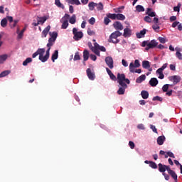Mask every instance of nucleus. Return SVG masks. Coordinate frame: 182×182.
I'll return each mask as SVG.
<instances>
[{"label": "nucleus", "mask_w": 182, "mask_h": 182, "mask_svg": "<svg viewBox=\"0 0 182 182\" xmlns=\"http://www.w3.org/2000/svg\"><path fill=\"white\" fill-rule=\"evenodd\" d=\"M55 41H56V39L50 38L48 39V43L47 44V47L48 48L46 50V52L45 48H38L37 50V51L35 52L32 55V58H36V56H38V55H39L38 59H39V60H41V62L45 63L46 61H48V59H49V56L50 55V46H53V43H55ZM45 52H46V55H45Z\"/></svg>", "instance_id": "obj_1"}, {"label": "nucleus", "mask_w": 182, "mask_h": 182, "mask_svg": "<svg viewBox=\"0 0 182 182\" xmlns=\"http://www.w3.org/2000/svg\"><path fill=\"white\" fill-rule=\"evenodd\" d=\"M117 82L121 86L117 91L118 95H124V92H126V89H127V85H130V80L126 78V75L124 74L118 73Z\"/></svg>", "instance_id": "obj_2"}, {"label": "nucleus", "mask_w": 182, "mask_h": 182, "mask_svg": "<svg viewBox=\"0 0 182 182\" xmlns=\"http://www.w3.org/2000/svg\"><path fill=\"white\" fill-rule=\"evenodd\" d=\"M141 66L140 65V60H135L134 63L133 62L130 63L129 64V72L131 73H141V69H136V68H139Z\"/></svg>", "instance_id": "obj_3"}, {"label": "nucleus", "mask_w": 182, "mask_h": 182, "mask_svg": "<svg viewBox=\"0 0 182 182\" xmlns=\"http://www.w3.org/2000/svg\"><path fill=\"white\" fill-rule=\"evenodd\" d=\"M159 45V43L156 40H152L151 41H143L141 46L145 48V50H149V49H153Z\"/></svg>", "instance_id": "obj_4"}, {"label": "nucleus", "mask_w": 182, "mask_h": 182, "mask_svg": "<svg viewBox=\"0 0 182 182\" xmlns=\"http://www.w3.org/2000/svg\"><path fill=\"white\" fill-rule=\"evenodd\" d=\"M119 36H122V33L120 31H117L112 33L109 36V42H112V43H119L120 42V40L117 39Z\"/></svg>", "instance_id": "obj_5"}, {"label": "nucleus", "mask_w": 182, "mask_h": 182, "mask_svg": "<svg viewBox=\"0 0 182 182\" xmlns=\"http://www.w3.org/2000/svg\"><path fill=\"white\" fill-rule=\"evenodd\" d=\"M73 35L74 41H80L83 38V32L77 31V28H73Z\"/></svg>", "instance_id": "obj_6"}, {"label": "nucleus", "mask_w": 182, "mask_h": 182, "mask_svg": "<svg viewBox=\"0 0 182 182\" xmlns=\"http://www.w3.org/2000/svg\"><path fill=\"white\" fill-rule=\"evenodd\" d=\"M69 14H65V16L61 18L60 22L63 23L61 26V29H67L69 26Z\"/></svg>", "instance_id": "obj_7"}, {"label": "nucleus", "mask_w": 182, "mask_h": 182, "mask_svg": "<svg viewBox=\"0 0 182 182\" xmlns=\"http://www.w3.org/2000/svg\"><path fill=\"white\" fill-rule=\"evenodd\" d=\"M37 23L33 22V26H38V25H43V23H45V22H46V21L48 20V18L46 16H43V17H37Z\"/></svg>", "instance_id": "obj_8"}, {"label": "nucleus", "mask_w": 182, "mask_h": 182, "mask_svg": "<svg viewBox=\"0 0 182 182\" xmlns=\"http://www.w3.org/2000/svg\"><path fill=\"white\" fill-rule=\"evenodd\" d=\"M168 80H171V82H173V85H177V83H179L181 80V77L180 75H173L168 77Z\"/></svg>", "instance_id": "obj_9"}, {"label": "nucleus", "mask_w": 182, "mask_h": 182, "mask_svg": "<svg viewBox=\"0 0 182 182\" xmlns=\"http://www.w3.org/2000/svg\"><path fill=\"white\" fill-rule=\"evenodd\" d=\"M105 63L107 65L108 68L109 69H113L114 65H113V58L110 56L106 57L105 58Z\"/></svg>", "instance_id": "obj_10"}, {"label": "nucleus", "mask_w": 182, "mask_h": 182, "mask_svg": "<svg viewBox=\"0 0 182 182\" xmlns=\"http://www.w3.org/2000/svg\"><path fill=\"white\" fill-rule=\"evenodd\" d=\"M158 167L160 173H163L166 172V170L168 171V169H170V166L164 165L162 164H159Z\"/></svg>", "instance_id": "obj_11"}, {"label": "nucleus", "mask_w": 182, "mask_h": 182, "mask_svg": "<svg viewBox=\"0 0 182 182\" xmlns=\"http://www.w3.org/2000/svg\"><path fill=\"white\" fill-rule=\"evenodd\" d=\"M113 26L116 31H123V24H122L120 21H115L113 23Z\"/></svg>", "instance_id": "obj_12"}, {"label": "nucleus", "mask_w": 182, "mask_h": 182, "mask_svg": "<svg viewBox=\"0 0 182 182\" xmlns=\"http://www.w3.org/2000/svg\"><path fill=\"white\" fill-rule=\"evenodd\" d=\"M88 47L90 48V49H91V50L95 53V55H97V56H100V52L99 50H97L96 49V46L93 45H92V43H88Z\"/></svg>", "instance_id": "obj_13"}, {"label": "nucleus", "mask_w": 182, "mask_h": 182, "mask_svg": "<svg viewBox=\"0 0 182 182\" xmlns=\"http://www.w3.org/2000/svg\"><path fill=\"white\" fill-rule=\"evenodd\" d=\"M124 38H130L132 36V29L129 28H125L124 29V33H123Z\"/></svg>", "instance_id": "obj_14"}, {"label": "nucleus", "mask_w": 182, "mask_h": 182, "mask_svg": "<svg viewBox=\"0 0 182 182\" xmlns=\"http://www.w3.org/2000/svg\"><path fill=\"white\" fill-rule=\"evenodd\" d=\"M87 75L90 80H95V73L92 72V70L90 68H88L87 70Z\"/></svg>", "instance_id": "obj_15"}, {"label": "nucleus", "mask_w": 182, "mask_h": 182, "mask_svg": "<svg viewBox=\"0 0 182 182\" xmlns=\"http://www.w3.org/2000/svg\"><path fill=\"white\" fill-rule=\"evenodd\" d=\"M164 141H166V136H164V135L160 136L157 138V144H159V146H163V144H164Z\"/></svg>", "instance_id": "obj_16"}, {"label": "nucleus", "mask_w": 182, "mask_h": 182, "mask_svg": "<svg viewBox=\"0 0 182 182\" xmlns=\"http://www.w3.org/2000/svg\"><path fill=\"white\" fill-rule=\"evenodd\" d=\"M146 32H147V30L146 28H144L139 33H136V38H138V39H141V38H144V35H146Z\"/></svg>", "instance_id": "obj_17"}, {"label": "nucleus", "mask_w": 182, "mask_h": 182, "mask_svg": "<svg viewBox=\"0 0 182 182\" xmlns=\"http://www.w3.org/2000/svg\"><path fill=\"white\" fill-rule=\"evenodd\" d=\"M106 71L112 80H114V81L117 80V78L116 77L114 74H113V73H112V70H110L109 68H106Z\"/></svg>", "instance_id": "obj_18"}, {"label": "nucleus", "mask_w": 182, "mask_h": 182, "mask_svg": "<svg viewBox=\"0 0 182 182\" xmlns=\"http://www.w3.org/2000/svg\"><path fill=\"white\" fill-rule=\"evenodd\" d=\"M9 58L8 54H2L0 55V65L5 63L6 60Z\"/></svg>", "instance_id": "obj_19"}, {"label": "nucleus", "mask_w": 182, "mask_h": 182, "mask_svg": "<svg viewBox=\"0 0 182 182\" xmlns=\"http://www.w3.org/2000/svg\"><path fill=\"white\" fill-rule=\"evenodd\" d=\"M146 15L151 18H154L156 16V12L153 11V9L148 8L146 11Z\"/></svg>", "instance_id": "obj_20"}, {"label": "nucleus", "mask_w": 182, "mask_h": 182, "mask_svg": "<svg viewBox=\"0 0 182 182\" xmlns=\"http://www.w3.org/2000/svg\"><path fill=\"white\" fill-rule=\"evenodd\" d=\"M50 31V26H48L42 32L41 38H46Z\"/></svg>", "instance_id": "obj_21"}, {"label": "nucleus", "mask_w": 182, "mask_h": 182, "mask_svg": "<svg viewBox=\"0 0 182 182\" xmlns=\"http://www.w3.org/2000/svg\"><path fill=\"white\" fill-rule=\"evenodd\" d=\"M168 174H170V176H171L173 180H175V182H177V174L176 173V172H174V171L171 170V168H169V169H168Z\"/></svg>", "instance_id": "obj_22"}, {"label": "nucleus", "mask_w": 182, "mask_h": 182, "mask_svg": "<svg viewBox=\"0 0 182 182\" xmlns=\"http://www.w3.org/2000/svg\"><path fill=\"white\" fill-rule=\"evenodd\" d=\"M149 85H151L152 87H154L156 85H159V80L157 78L153 77L149 80Z\"/></svg>", "instance_id": "obj_23"}, {"label": "nucleus", "mask_w": 182, "mask_h": 182, "mask_svg": "<svg viewBox=\"0 0 182 182\" xmlns=\"http://www.w3.org/2000/svg\"><path fill=\"white\" fill-rule=\"evenodd\" d=\"M94 46H95V49H97V50H101V52H106V48L100 46L99 44H97V43H94Z\"/></svg>", "instance_id": "obj_24"}, {"label": "nucleus", "mask_w": 182, "mask_h": 182, "mask_svg": "<svg viewBox=\"0 0 182 182\" xmlns=\"http://www.w3.org/2000/svg\"><path fill=\"white\" fill-rule=\"evenodd\" d=\"M176 56L179 60H182V53H180V48H176Z\"/></svg>", "instance_id": "obj_25"}, {"label": "nucleus", "mask_w": 182, "mask_h": 182, "mask_svg": "<svg viewBox=\"0 0 182 182\" xmlns=\"http://www.w3.org/2000/svg\"><path fill=\"white\" fill-rule=\"evenodd\" d=\"M146 80V75H141L139 77L136 78V83H141V82H144Z\"/></svg>", "instance_id": "obj_26"}, {"label": "nucleus", "mask_w": 182, "mask_h": 182, "mask_svg": "<svg viewBox=\"0 0 182 182\" xmlns=\"http://www.w3.org/2000/svg\"><path fill=\"white\" fill-rule=\"evenodd\" d=\"M156 73L158 75L159 79H164V74H163V70L158 69L156 71Z\"/></svg>", "instance_id": "obj_27"}, {"label": "nucleus", "mask_w": 182, "mask_h": 182, "mask_svg": "<svg viewBox=\"0 0 182 182\" xmlns=\"http://www.w3.org/2000/svg\"><path fill=\"white\" fill-rule=\"evenodd\" d=\"M142 68H144V69H150V62L148 60H144L142 62Z\"/></svg>", "instance_id": "obj_28"}, {"label": "nucleus", "mask_w": 182, "mask_h": 182, "mask_svg": "<svg viewBox=\"0 0 182 182\" xmlns=\"http://www.w3.org/2000/svg\"><path fill=\"white\" fill-rule=\"evenodd\" d=\"M66 2L71 5H80V1L79 0H66Z\"/></svg>", "instance_id": "obj_29"}, {"label": "nucleus", "mask_w": 182, "mask_h": 182, "mask_svg": "<svg viewBox=\"0 0 182 182\" xmlns=\"http://www.w3.org/2000/svg\"><path fill=\"white\" fill-rule=\"evenodd\" d=\"M97 5V3H95L93 1L92 2H90L88 4V7H89V9L90 11H94L95 10V8H96V6Z\"/></svg>", "instance_id": "obj_30"}, {"label": "nucleus", "mask_w": 182, "mask_h": 182, "mask_svg": "<svg viewBox=\"0 0 182 182\" xmlns=\"http://www.w3.org/2000/svg\"><path fill=\"white\" fill-rule=\"evenodd\" d=\"M58 53H59V52L58 51V50H55L54 51V53H53L52 57H51V60L53 62H55V60H56V59H58Z\"/></svg>", "instance_id": "obj_31"}, {"label": "nucleus", "mask_w": 182, "mask_h": 182, "mask_svg": "<svg viewBox=\"0 0 182 182\" xmlns=\"http://www.w3.org/2000/svg\"><path fill=\"white\" fill-rule=\"evenodd\" d=\"M142 99H149V92L143 90L141 92Z\"/></svg>", "instance_id": "obj_32"}, {"label": "nucleus", "mask_w": 182, "mask_h": 182, "mask_svg": "<svg viewBox=\"0 0 182 182\" xmlns=\"http://www.w3.org/2000/svg\"><path fill=\"white\" fill-rule=\"evenodd\" d=\"M55 5L58 8H62V9H65V6L60 3V0H55Z\"/></svg>", "instance_id": "obj_33"}, {"label": "nucleus", "mask_w": 182, "mask_h": 182, "mask_svg": "<svg viewBox=\"0 0 182 182\" xmlns=\"http://www.w3.org/2000/svg\"><path fill=\"white\" fill-rule=\"evenodd\" d=\"M83 58H84V61L86 62L87 59H89V51L87 50H85L83 52Z\"/></svg>", "instance_id": "obj_34"}, {"label": "nucleus", "mask_w": 182, "mask_h": 182, "mask_svg": "<svg viewBox=\"0 0 182 182\" xmlns=\"http://www.w3.org/2000/svg\"><path fill=\"white\" fill-rule=\"evenodd\" d=\"M136 12H144V7L141 5H137L136 6Z\"/></svg>", "instance_id": "obj_35"}, {"label": "nucleus", "mask_w": 182, "mask_h": 182, "mask_svg": "<svg viewBox=\"0 0 182 182\" xmlns=\"http://www.w3.org/2000/svg\"><path fill=\"white\" fill-rule=\"evenodd\" d=\"M117 19H118V21H124L126 16L122 14H117Z\"/></svg>", "instance_id": "obj_36"}, {"label": "nucleus", "mask_w": 182, "mask_h": 182, "mask_svg": "<svg viewBox=\"0 0 182 182\" xmlns=\"http://www.w3.org/2000/svg\"><path fill=\"white\" fill-rule=\"evenodd\" d=\"M70 23L72 25H74V23H76V16L73 14L71 18L69 20Z\"/></svg>", "instance_id": "obj_37"}, {"label": "nucleus", "mask_w": 182, "mask_h": 182, "mask_svg": "<svg viewBox=\"0 0 182 182\" xmlns=\"http://www.w3.org/2000/svg\"><path fill=\"white\" fill-rule=\"evenodd\" d=\"M32 62V58H26L23 62V66H28V63H31Z\"/></svg>", "instance_id": "obj_38"}, {"label": "nucleus", "mask_w": 182, "mask_h": 182, "mask_svg": "<svg viewBox=\"0 0 182 182\" xmlns=\"http://www.w3.org/2000/svg\"><path fill=\"white\" fill-rule=\"evenodd\" d=\"M11 73V71L9 70H5L3 71L1 73H0V77H5V76H8Z\"/></svg>", "instance_id": "obj_39"}, {"label": "nucleus", "mask_w": 182, "mask_h": 182, "mask_svg": "<svg viewBox=\"0 0 182 182\" xmlns=\"http://www.w3.org/2000/svg\"><path fill=\"white\" fill-rule=\"evenodd\" d=\"M49 35L53 39H56V38H58V33L56 31L50 32Z\"/></svg>", "instance_id": "obj_40"}, {"label": "nucleus", "mask_w": 182, "mask_h": 182, "mask_svg": "<svg viewBox=\"0 0 182 182\" xmlns=\"http://www.w3.org/2000/svg\"><path fill=\"white\" fill-rule=\"evenodd\" d=\"M7 23H8V21L6 20V18H3L1 21V25L2 28H5Z\"/></svg>", "instance_id": "obj_41"}, {"label": "nucleus", "mask_w": 182, "mask_h": 182, "mask_svg": "<svg viewBox=\"0 0 182 182\" xmlns=\"http://www.w3.org/2000/svg\"><path fill=\"white\" fill-rule=\"evenodd\" d=\"M152 29H154L155 32H160V26L158 24L153 25Z\"/></svg>", "instance_id": "obj_42"}, {"label": "nucleus", "mask_w": 182, "mask_h": 182, "mask_svg": "<svg viewBox=\"0 0 182 182\" xmlns=\"http://www.w3.org/2000/svg\"><path fill=\"white\" fill-rule=\"evenodd\" d=\"M144 20L145 21V22H147L148 23H150L152 22V19H151V17L150 16H146L144 18Z\"/></svg>", "instance_id": "obj_43"}, {"label": "nucleus", "mask_w": 182, "mask_h": 182, "mask_svg": "<svg viewBox=\"0 0 182 182\" xmlns=\"http://www.w3.org/2000/svg\"><path fill=\"white\" fill-rule=\"evenodd\" d=\"M96 7L97 11H103V4H102L101 2L97 4Z\"/></svg>", "instance_id": "obj_44"}, {"label": "nucleus", "mask_w": 182, "mask_h": 182, "mask_svg": "<svg viewBox=\"0 0 182 182\" xmlns=\"http://www.w3.org/2000/svg\"><path fill=\"white\" fill-rule=\"evenodd\" d=\"M180 8H181V3H178L177 6L173 8L174 12H180Z\"/></svg>", "instance_id": "obj_45"}, {"label": "nucleus", "mask_w": 182, "mask_h": 182, "mask_svg": "<svg viewBox=\"0 0 182 182\" xmlns=\"http://www.w3.org/2000/svg\"><path fill=\"white\" fill-rule=\"evenodd\" d=\"M152 100L154 102L156 100H158V102H163V98L161 97H159V96H156V97H154Z\"/></svg>", "instance_id": "obj_46"}, {"label": "nucleus", "mask_w": 182, "mask_h": 182, "mask_svg": "<svg viewBox=\"0 0 182 182\" xmlns=\"http://www.w3.org/2000/svg\"><path fill=\"white\" fill-rule=\"evenodd\" d=\"M136 127L139 129V130H146V127L143 124H139Z\"/></svg>", "instance_id": "obj_47"}, {"label": "nucleus", "mask_w": 182, "mask_h": 182, "mask_svg": "<svg viewBox=\"0 0 182 182\" xmlns=\"http://www.w3.org/2000/svg\"><path fill=\"white\" fill-rule=\"evenodd\" d=\"M17 33H18V39H22L23 36V33L21 31L19 32V28L17 29Z\"/></svg>", "instance_id": "obj_48"}, {"label": "nucleus", "mask_w": 182, "mask_h": 182, "mask_svg": "<svg viewBox=\"0 0 182 182\" xmlns=\"http://www.w3.org/2000/svg\"><path fill=\"white\" fill-rule=\"evenodd\" d=\"M117 14H109L108 18L110 19H117Z\"/></svg>", "instance_id": "obj_49"}, {"label": "nucleus", "mask_w": 182, "mask_h": 182, "mask_svg": "<svg viewBox=\"0 0 182 182\" xmlns=\"http://www.w3.org/2000/svg\"><path fill=\"white\" fill-rule=\"evenodd\" d=\"M89 23L90 25H95V23H96V19L95 18V17H92L90 20H89Z\"/></svg>", "instance_id": "obj_50"}, {"label": "nucleus", "mask_w": 182, "mask_h": 182, "mask_svg": "<svg viewBox=\"0 0 182 182\" xmlns=\"http://www.w3.org/2000/svg\"><path fill=\"white\" fill-rule=\"evenodd\" d=\"M168 86H170V85L168 84H166L162 87V90L163 92H167L168 90Z\"/></svg>", "instance_id": "obj_51"}, {"label": "nucleus", "mask_w": 182, "mask_h": 182, "mask_svg": "<svg viewBox=\"0 0 182 182\" xmlns=\"http://www.w3.org/2000/svg\"><path fill=\"white\" fill-rule=\"evenodd\" d=\"M111 21H110V18H109V17H105L104 18V23L105 25H109V23H110Z\"/></svg>", "instance_id": "obj_52"}, {"label": "nucleus", "mask_w": 182, "mask_h": 182, "mask_svg": "<svg viewBox=\"0 0 182 182\" xmlns=\"http://www.w3.org/2000/svg\"><path fill=\"white\" fill-rule=\"evenodd\" d=\"M149 166H151V168H157V164L155 162H153V161L150 162Z\"/></svg>", "instance_id": "obj_53"}, {"label": "nucleus", "mask_w": 182, "mask_h": 182, "mask_svg": "<svg viewBox=\"0 0 182 182\" xmlns=\"http://www.w3.org/2000/svg\"><path fill=\"white\" fill-rule=\"evenodd\" d=\"M18 22H19V20H14V23H11L10 26L11 28H15V26H16V23H18Z\"/></svg>", "instance_id": "obj_54"}, {"label": "nucleus", "mask_w": 182, "mask_h": 182, "mask_svg": "<svg viewBox=\"0 0 182 182\" xmlns=\"http://www.w3.org/2000/svg\"><path fill=\"white\" fill-rule=\"evenodd\" d=\"M122 65L124 67V68H127L129 66V63H127V61L124 59H122Z\"/></svg>", "instance_id": "obj_55"}, {"label": "nucleus", "mask_w": 182, "mask_h": 182, "mask_svg": "<svg viewBox=\"0 0 182 182\" xmlns=\"http://www.w3.org/2000/svg\"><path fill=\"white\" fill-rule=\"evenodd\" d=\"M95 32L91 30L90 28H88L87 29V34L90 36H93V35H95Z\"/></svg>", "instance_id": "obj_56"}, {"label": "nucleus", "mask_w": 182, "mask_h": 182, "mask_svg": "<svg viewBox=\"0 0 182 182\" xmlns=\"http://www.w3.org/2000/svg\"><path fill=\"white\" fill-rule=\"evenodd\" d=\"M74 60H80V55H79V53H76L75 54Z\"/></svg>", "instance_id": "obj_57"}, {"label": "nucleus", "mask_w": 182, "mask_h": 182, "mask_svg": "<svg viewBox=\"0 0 182 182\" xmlns=\"http://www.w3.org/2000/svg\"><path fill=\"white\" fill-rule=\"evenodd\" d=\"M150 129L154 132V133H157V129L156 128V126L151 124Z\"/></svg>", "instance_id": "obj_58"}, {"label": "nucleus", "mask_w": 182, "mask_h": 182, "mask_svg": "<svg viewBox=\"0 0 182 182\" xmlns=\"http://www.w3.org/2000/svg\"><path fill=\"white\" fill-rule=\"evenodd\" d=\"M167 154L168 157H171L172 159H176V156H174V154L171 151H168Z\"/></svg>", "instance_id": "obj_59"}, {"label": "nucleus", "mask_w": 182, "mask_h": 182, "mask_svg": "<svg viewBox=\"0 0 182 182\" xmlns=\"http://www.w3.org/2000/svg\"><path fill=\"white\" fill-rule=\"evenodd\" d=\"M167 66H168V63H165L164 64L161 68H159V70H164V69H166L167 68Z\"/></svg>", "instance_id": "obj_60"}, {"label": "nucleus", "mask_w": 182, "mask_h": 182, "mask_svg": "<svg viewBox=\"0 0 182 182\" xmlns=\"http://www.w3.org/2000/svg\"><path fill=\"white\" fill-rule=\"evenodd\" d=\"M158 41H159V42L161 43H166V38H163V37H159L158 38Z\"/></svg>", "instance_id": "obj_61"}, {"label": "nucleus", "mask_w": 182, "mask_h": 182, "mask_svg": "<svg viewBox=\"0 0 182 182\" xmlns=\"http://www.w3.org/2000/svg\"><path fill=\"white\" fill-rule=\"evenodd\" d=\"M129 147H130V149H134V142H133V141H130L129 142Z\"/></svg>", "instance_id": "obj_62"}, {"label": "nucleus", "mask_w": 182, "mask_h": 182, "mask_svg": "<svg viewBox=\"0 0 182 182\" xmlns=\"http://www.w3.org/2000/svg\"><path fill=\"white\" fill-rule=\"evenodd\" d=\"M180 23V22L178 21H175L172 23V28H176L177 26H178V24Z\"/></svg>", "instance_id": "obj_63"}, {"label": "nucleus", "mask_w": 182, "mask_h": 182, "mask_svg": "<svg viewBox=\"0 0 182 182\" xmlns=\"http://www.w3.org/2000/svg\"><path fill=\"white\" fill-rule=\"evenodd\" d=\"M169 68H170L171 70H176V65L171 64L169 65Z\"/></svg>", "instance_id": "obj_64"}]
</instances>
